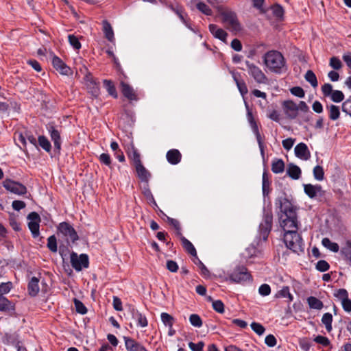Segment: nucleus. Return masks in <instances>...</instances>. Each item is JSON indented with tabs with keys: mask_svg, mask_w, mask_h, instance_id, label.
<instances>
[{
	"mask_svg": "<svg viewBox=\"0 0 351 351\" xmlns=\"http://www.w3.org/2000/svg\"><path fill=\"white\" fill-rule=\"evenodd\" d=\"M3 186L6 190L19 195H25L27 193L25 186L10 179L4 180Z\"/></svg>",
	"mask_w": 351,
	"mask_h": 351,
	"instance_id": "obj_10",
	"label": "nucleus"
},
{
	"mask_svg": "<svg viewBox=\"0 0 351 351\" xmlns=\"http://www.w3.org/2000/svg\"><path fill=\"white\" fill-rule=\"evenodd\" d=\"M322 91L325 97H329L333 93L332 86L329 83H326L322 86Z\"/></svg>",
	"mask_w": 351,
	"mask_h": 351,
	"instance_id": "obj_58",
	"label": "nucleus"
},
{
	"mask_svg": "<svg viewBox=\"0 0 351 351\" xmlns=\"http://www.w3.org/2000/svg\"><path fill=\"white\" fill-rule=\"evenodd\" d=\"M307 302L311 308L320 310L323 308V302L318 298L310 296L307 298Z\"/></svg>",
	"mask_w": 351,
	"mask_h": 351,
	"instance_id": "obj_35",
	"label": "nucleus"
},
{
	"mask_svg": "<svg viewBox=\"0 0 351 351\" xmlns=\"http://www.w3.org/2000/svg\"><path fill=\"white\" fill-rule=\"evenodd\" d=\"M301 169L298 166L292 163L288 165L287 174L293 180H298L301 176Z\"/></svg>",
	"mask_w": 351,
	"mask_h": 351,
	"instance_id": "obj_27",
	"label": "nucleus"
},
{
	"mask_svg": "<svg viewBox=\"0 0 351 351\" xmlns=\"http://www.w3.org/2000/svg\"><path fill=\"white\" fill-rule=\"evenodd\" d=\"M284 242L287 248L295 253L303 252L304 242L297 231H288L284 233Z\"/></svg>",
	"mask_w": 351,
	"mask_h": 351,
	"instance_id": "obj_3",
	"label": "nucleus"
},
{
	"mask_svg": "<svg viewBox=\"0 0 351 351\" xmlns=\"http://www.w3.org/2000/svg\"><path fill=\"white\" fill-rule=\"evenodd\" d=\"M230 279L234 282L242 283L250 281L251 280V275L247 271L246 267L243 266L237 267L230 275Z\"/></svg>",
	"mask_w": 351,
	"mask_h": 351,
	"instance_id": "obj_8",
	"label": "nucleus"
},
{
	"mask_svg": "<svg viewBox=\"0 0 351 351\" xmlns=\"http://www.w3.org/2000/svg\"><path fill=\"white\" fill-rule=\"evenodd\" d=\"M326 108L328 110V117L330 120L336 121L339 118L340 110L339 106L330 104L327 106Z\"/></svg>",
	"mask_w": 351,
	"mask_h": 351,
	"instance_id": "obj_31",
	"label": "nucleus"
},
{
	"mask_svg": "<svg viewBox=\"0 0 351 351\" xmlns=\"http://www.w3.org/2000/svg\"><path fill=\"white\" fill-rule=\"evenodd\" d=\"M263 58L265 65L271 72L281 74L287 71L285 59L278 51H269Z\"/></svg>",
	"mask_w": 351,
	"mask_h": 351,
	"instance_id": "obj_1",
	"label": "nucleus"
},
{
	"mask_svg": "<svg viewBox=\"0 0 351 351\" xmlns=\"http://www.w3.org/2000/svg\"><path fill=\"white\" fill-rule=\"evenodd\" d=\"M329 64L335 70H339L342 67V63L341 60L335 56H333L330 59Z\"/></svg>",
	"mask_w": 351,
	"mask_h": 351,
	"instance_id": "obj_54",
	"label": "nucleus"
},
{
	"mask_svg": "<svg viewBox=\"0 0 351 351\" xmlns=\"http://www.w3.org/2000/svg\"><path fill=\"white\" fill-rule=\"evenodd\" d=\"M291 93L293 95L298 97L300 98H303L305 95L304 90L301 87H299V86L293 87L291 89Z\"/></svg>",
	"mask_w": 351,
	"mask_h": 351,
	"instance_id": "obj_64",
	"label": "nucleus"
},
{
	"mask_svg": "<svg viewBox=\"0 0 351 351\" xmlns=\"http://www.w3.org/2000/svg\"><path fill=\"white\" fill-rule=\"evenodd\" d=\"M279 208L280 215H295L296 214V208L287 198L280 199Z\"/></svg>",
	"mask_w": 351,
	"mask_h": 351,
	"instance_id": "obj_14",
	"label": "nucleus"
},
{
	"mask_svg": "<svg viewBox=\"0 0 351 351\" xmlns=\"http://www.w3.org/2000/svg\"><path fill=\"white\" fill-rule=\"evenodd\" d=\"M180 239L182 241V246L184 248V250L189 254H190L191 255H192L193 256L196 258V256H197V252H196L195 247L192 244V243L191 241H189L188 239H186L182 235L180 236Z\"/></svg>",
	"mask_w": 351,
	"mask_h": 351,
	"instance_id": "obj_28",
	"label": "nucleus"
},
{
	"mask_svg": "<svg viewBox=\"0 0 351 351\" xmlns=\"http://www.w3.org/2000/svg\"><path fill=\"white\" fill-rule=\"evenodd\" d=\"M285 170V162L282 159H275L271 163V171L274 173H282Z\"/></svg>",
	"mask_w": 351,
	"mask_h": 351,
	"instance_id": "obj_34",
	"label": "nucleus"
},
{
	"mask_svg": "<svg viewBox=\"0 0 351 351\" xmlns=\"http://www.w3.org/2000/svg\"><path fill=\"white\" fill-rule=\"evenodd\" d=\"M68 40L69 44L73 47V48L75 50H79L82 45L81 43L77 36L73 34H69L68 36Z\"/></svg>",
	"mask_w": 351,
	"mask_h": 351,
	"instance_id": "obj_43",
	"label": "nucleus"
},
{
	"mask_svg": "<svg viewBox=\"0 0 351 351\" xmlns=\"http://www.w3.org/2000/svg\"><path fill=\"white\" fill-rule=\"evenodd\" d=\"M47 129L50 135L51 141L53 142L55 149L60 152L62 144L60 130H59L52 123H49L47 125Z\"/></svg>",
	"mask_w": 351,
	"mask_h": 351,
	"instance_id": "obj_12",
	"label": "nucleus"
},
{
	"mask_svg": "<svg viewBox=\"0 0 351 351\" xmlns=\"http://www.w3.org/2000/svg\"><path fill=\"white\" fill-rule=\"evenodd\" d=\"M209 31L216 38H218L223 42L226 40L228 34L223 29L219 27L215 24H210L208 26Z\"/></svg>",
	"mask_w": 351,
	"mask_h": 351,
	"instance_id": "obj_22",
	"label": "nucleus"
},
{
	"mask_svg": "<svg viewBox=\"0 0 351 351\" xmlns=\"http://www.w3.org/2000/svg\"><path fill=\"white\" fill-rule=\"evenodd\" d=\"M123 339L127 351H148L141 343L131 337H123Z\"/></svg>",
	"mask_w": 351,
	"mask_h": 351,
	"instance_id": "obj_16",
	"label": "nucleus"
},
{
	"mask_svg": "<svg viewBox=\"0 0 351 351\" xmlns=\"http://www.w3.org/2000/svg\"><path fill=\"white\" fill-rule=\"evenodd\" d=\"M160 317L162 323L166 326H167L168 328H171L173 326L174 318L171 315H169L167 313H162Z\"/></svg>",
	"mask_w": 351,
	"mask_h": 351,
	"instance_id": "obj_40",
	"label": "nucleus"
},
{
	"mask_svg": "<svg viewBox=\"0 0 351 351\" xmlns=\"http://www.w3.org/2000/svg\"><path fill=\"white\" fill-rule=\"evenodd\" d=\"M304 191L310 198H314L317 195H322L323 194L322 188L319 184H304Z\"/></svg>",
	"mask_w": 351,
	"mask_h": 351,
	"instance_id": "obj_21",
	"label": "nucleus"
},
{
	"mask_svg": "<svg viewBox=\"0 0 351 351\" xmlns=\"http://www.w3.org/2000/svg\"><path fill=\"white\" fill-rule=\"evenodd\" d=\"M305 80L311 84L313 88H316L318 85L317 79L315 74L311 71L308 70L304 75Z\"/></svg>",
	"mask_w": 351,
	"mask_h": 351,
	"instance_id": "obj_37",
	"label": "nucleus"
},
{
	"mask_svg": "<svg viewBox=\"0 0 351 351\" xmlns=\"http://www.w3.org/2000/svg\"><path fill=\"white\" fill-rule=\"evenodd\" d=\"M39 145L47 152H49L51 145L49 140L45 136H39L38 138Z\"/></svg>",
	"mask_w": 351,
	"mask_h": 351,
	"instance_id": "obj_39",
	"label": "nucleus"
},
{
	"mask_svg": "<svg viewBox=\"0 0 351 351\" xmlns=\"http://www.w3.org/2000/svg\"><path fill=\"white\" fill-rule=\"evenodd\" d=\"M70 261L71 266L77 271H80L83 268H88L89 265L88 256L86 254L78 256L77 253L72 252Z\"/></svg>",
	"mask_w": 351,
	"mask_h": 351,
	"instance_id": "obj_7",
	"label": "nucleus"
},
{
	"mask_svg": "<svg viewBox=\"0 0 351 351\" xmlns=\"http://www.w3.org/2000/svg\"><path fill=\"white\" fill-rule=\"evenodd\" d=\"M103 31L106 39L110 42H113L114 40V32L111 25L107 21H103Z\"/></svg>",
	"mask_w": 351,
	"mask_h": 351,
	"instance_id": "obj_30",
	"label": "nucleus"
},
{
	"mask_svg": "<svg viewBox=\"0 0 351 351\" xmlns=\"http://www.w3.org/2000/svg\"><path fill=\"white\" fill-rule=\"evenodd\" d=\"M99 160L101 163L109 167L110 168H112L111 167L112 160H111L110 156L108 154L102 153L99 156Z\"/></svg>",
	"mask_w": 351,
	"mask_h": 351,
	"instance_id": "obj_55",
	"label": "nucleus"
},
{
	"mask_svg": "<svg viewBox=\"0 0 351 351\" xmlns=\"http://www.w3.org/2000/svg\"><path fill=\"white\" fill-rule=\"evenodd\" d=\"M295 156L300 159L307 160L311 158V153L307 145L304 143H300L294 149Z\"/></svg>",
	"mask_w": 351,
	"mask_h": 351,
	"instance_id": "obj_18",
	"label": "nucleus"
},
{
	"mask_svg": "<svg viewBox=\"0 0 351 351\" xmlns=\"http://www.w3.org/2000/svg\"><path fill=\"white\" fill-rule=\"evenodd\" d=\"M247 71L255 82L259 84H268L269 80L261 69L254 63L245 61Z\"/></svg>",
	"mask_w": 351,
	"mask_h": 351,
	"instance_id": "obj_4",
	"label": "nucleus"
},
{
	"mask_svg": "<svg viewBox=\"0 0 351 351\" xmlns=\"http://www.w3.org/2000/svg\"><path fill=\"white\" fill-rule=\"evenodd\" d=\"M12 288L11 282H1L0 284V295L8 293Z\"/></svg>",
	"mask_w": 351,
	"mask_h": 351,
	"instance_id": "obj_51",
	"label": "nucleus"
},
{
	"mask_svg": "<svg viewBox=\"0 0 351 351\" xmlns=\"http://www.w3.org/2000/svg\"><path fill=\"white\" fill-rule=\"evenodd\" d=\"M196 8L198 9V10L207 16H211L213 14V12L209 6L203 2H197L196 4Z\"/></svg>",
	"mask_w": 351,
	"mask_h": 351,
	"instance_id": "obj_42",
	"label": "nucleus"
},
{
	"mask_svg": "<svg viewBox=\"0 0 351 351\" xmlns=\"http://www.w3.org/2000/svg\"><path fill=\"white\" fill-rule=\"evenodd\" d=\"M39 279L36 277H32L27 286V290L29 295L32 297H35L38 295L39 292Z\"/></svg>",
	"mask_w": 351,
	"mask_h": 351,
	"instance_id": "obj_26",
	"label": "nucleus"
},
{
	"mask_svg": "<svg viewBox=\"0 0 351 351\" xmlns=\"http://www.w3.org/2000/svg\"><path fill=\"white\" fill-rule=\"evenodd\" d=\"M265 344L269 347H274L277 343V340L273 335H268L265 339Z\"/></svg>",
	"mask_w": 351,
	"mask_h": 351,
	"instance_id": "obj_63",
	"label": "nucleus"
},
{
	"mask_svg": "<svg viewBox=\"0 0 351 351\" xmlns=\"http://www.w3.org/2000/svg\"><path fill=\"white\" fill-rule=\"evenodd\" d=\"M332 315L330 313H326L323 315L322 317V322L325 326L326 330L327 332H330L332 330Z\"/></svg>",
	"mask_w": 351,
	"mask_h": 351,
	"instance_id": "obj_36",
	"label": "nucleus"
},
{
	"mask_svg": "<svg viewBox=\"0 0 351 351\" xmlns=\"http://www.w3.org/2000/svg\"><path fill=\"white\" fill-rule=\"evenodd\" d=\"M331 100L336 103H339L344 99V95L341 90H335L330 96Z\"/></svg>",
	"mask_w": 351,
	"mask_h": 351,
	"instance_id": "obj_47",
	"label": "nucleus"
},
{
	"mask_svg": "<svg viewBox=\"0 0 351 351\" xmlns=\"http://www.w3.org/2000/svg\"><path fill=\"white\" fill-rule=\"evenodd\" d=\"M313 176L317 180H323L324 178V172L323 167L319 165L315 166L313 168Z\"/></svg>",
	"mask_w": 351,
	"mask_h": 351,
	"instance_id": "obj_44",
	"label": "nucleus"
},
{
	"mask_svg": "<svg viewBox=\"0 0 351 351\" xmlns=\"http://www.w3.org/2000/svg\"><path fill=\"white\" fill-rule=\"evenodd\" d=\"M129 158L133 161L134 166L142 163L141 160V156L137 149L134 147L132 148V151L128 153Z\"/></svg>",
	"mask_w": 351,
	"mask_h": 351,
	"instance_id": "obj_38",
	"label": "nucleus"
},
{
	"mask_svg": "<svg viewBox=\"0 0 351 351\" xmlns=\"http://www.w3.org/2000/svg\"><path fill=\"white\" fill-rule=\"evenodd\" d=\"M167 7L179 17L180 21L186 25V27L192 29L189 21L186 19V14L184 12V9L181 5L178 3H170L167 5Z\"/></svg>",
	"mask_w": 351,
	"mask_h": 351,
	"instance_id": "obj_15",
	"label": "nucleus"
},
{
	"mask_svg": "<svg viewBox=\"0 0 351 351\" xmlns=\"http://www.w3.org/2000/svg\"><path fill=\"white\" fill-rule=\"evenodd\" d=\"M103 84L108 94L114 98H117V92L112 81L110 80H104L103 81Z\"/></svg>",
	"mask_w": 351,
	"mask_h": 351,
	"instance_id": "obj_33",
	"label": "nucleus"
},
{
	"mask_svg": "<svg viewBox=\"0 0 351 351\" xmlns=\"http://www.w3.org/2000/svg\"><path fill=\"white\" fill-rule=\"evenodd\" d=\"M14 310V306L3 295H0V311L8 312Z\"/></svg>",
	"mask_w": 351,
	"mask_h": 351,
	"instance_id": "obj_29",
	"label": "nucleus"
},
{
	"mask_svg": "<svg viewBox=\"0 0 351 351\" xmlns=\"http://www.w3.org/2000/svg\"><path fill=\"white\" fill-rule=\"evenodd\" d=\"M234 81L243 97L248 93V89L245 81L240 78V74L231 72Z\"/></svg>",
	"mask_w": 351,
	"mask_h": 351,
	"instance_id": "obj_23",
	"label": "nucleus"
},
{
	"mask_svg": "<svg viewBox=\"0 0 351 351\" xmlns=\"http://www.w3.org/2000/svg\"><path fill=\"white\" fill-rule=\"evenodd\" d=\"M218 11L219 16L221 17V22L227 29L234 34L242 30L241 24L235 12L229 8H219Z\"/></svg>",
	"mask_w": 351,
	"mask_h": 351,
	"instance_id": "obj_2",
	"label": "nucleus"
},
{
	"mask_svg": "<svg viewBox=\"0 0 351 351\" xmlns=\"http://www.w3.org/2000/svg\"><path fill=\"white\" fill-rule=\"evenodd\" d=\"M276 298H287L291 302L293 300V297L289 292V287H283L281 290L277 292L276 294Z\"/></svg>",
	"mask_w": 351,
	"mask_h": 351,
	"instance_id": "obj_41",
	"label": "nucleus"
},
{
	"mask_svg": "<svg viewBox=\"0 0 351 351\" xmlns=\"http://www.w3.org/2000/svg\"><path fill=\"white\" fill-rule=\"evenodd\" d=\"M58 232L65 238L67 243H75L79 239L77 232L74 228L67 222H62L58 226Z\"/></svg>",
	"mask_w": 351,
	"mask_h": 351,
	"instance_id": "obj_6",
	"label": "nucleus"
},
{
	"mask_svg": "<svg viewBox=\"0 0 351 351\" xmlns=\"http://www.w3.org/2000/svg\"><path fill=\"white\" fill-rule=\"evenodd\" d=\"M28 228L32 232V237L36 238L40 234L39 223L40 222V217L36 212H32L27 215Z\"/></svg>",
	"mask_w": 351,
	"mask_h": 351,
	"instance_id": "obj_11",
	"label": "nucleus"
},
{
	"mask_svg": "<svg viewBox=\"0 0 351 351\" xmlns=\"http://www.w3.org/2000/svg\"><path fill=\"white\" fill-rule=\"evenodd\" d=\"M314 341L319 343L322 345L324 347H327L330 345V341L329 339L324 336L322 335H317Z\"/></svg>",
	"mask_w": 351,
	"mask_h": 351,
	"instance_id": "obj_61",
	"label": "nucleus"
},
{
	"mask_svg": "<svg viewBox=\"0 0 351 351\" xmlns=\"http://www.w3.org/2000/svg\"><path fill=\"white\" fill-rule=\"evenodd\" d=\"M342 111L351 117V96L342 104Z\"/></svg>",
	"mask_w": 351,
	"mask_h": 351,
	"instance_id": "obj_56",
	"label": "nucleus"
},
{
	"mask_svg": "<svg viewBox=\"0 0 351 351\" xmlns=\"http://www.w3.org/2000/svg\"><path fill=\"white\" fill-rule=\"evenodd\" d=\"M121 93L125 97L130 101H137L138 97L134 88L128 84L121 82Z\"/></svg>",
	"mask_w": 351,
	"mask_h": 351,
	"instance_id": "obj_20",
	"label": "nucleus"
},
{
	"mask_svg": "<svg viewBox=\"0 0 351 351\" xmlns=\"http://www.w3.org/2000/svg\"><path fill=\"white\" fill-rule=\"evenodd\" d=\"M204 346V343L203 341H199L197 343H189V347L192 351H202Z\"/></svg>",
	"mask_w": 351,
	"mask_h": 351,
	"instance_id": "obj_62",
	"label": "nucleus"
},
{
	"mask_svg": "<svg viewBox=\"0 0 351 351\" xmlns=\"http://www.w3.org/2000/svg\"><path fill=\"white\" fill-rule=\"evenodd\" d=\"M285 113L289 119H295L298 115V105L293 101L288 100L283 103Z\"/></svg>",
	"mask_w": 351,
	"mask_h": 351,
	"instance_id": "obj_17",
	"label": "nucleus"
},
{
	"mask_svg": "<svg viewBox=\"0 0 351 351\" xmlns=\"http://www.w3.org/2000/svg\"><path fill=\"white\" fill-rule=\"evenodd\" d=\"M213 308L219 313H223L224 312V304L221 300L213 301Z\"/></svg>",
	"mask_w": 351,
	"mask_h": 351,
	"instance_id": "obj_59",
	"label": "nucleus"
},
{
	"mask_svg": "<svg viewBox=\"0 0 351 351\" xmlns=\"http://www.w3.org/2000/svg\"><path fill=\"white\" fill-rule=\"evenodd\" d=\"M189 322L194 327L200 328L202 326V320L197 314H191L189 317Z\"/></svg>",
	"mask_w": 351,
	"mask_h": 351,
	"instance_id": "obj_45",
	"label": "nucleus"
},
{
	"mask_svg": "<svg viewBox=\"0 0 351 351\" xmlns=\"http://www.w3.org/2000/svg\"><path fill=\"white\" fill-rule=\"evenodd\" d=\"M322 245L332 252H338L339 246L337 243L332 242L330 239L325 237L322 241Z\"/></svg>",
	"mask_w": 351,
	"mask_h": 351,
	"instance_id": "obj_32",
	"label": "nucleus"
},
{
	"mask_svg": "<svg viewBox=\"0 0 351 351\" xmlns=\"http://www.w3.org/2000/svg\"><path fill=\"white\" fill-rule=\"evenodd\" d=\"M138 178L141 182L148 183L151 177L149 171L143 165L142 163L135 166Z\"/></svg>",
	"mask_w": 351,
	"mask_h": 351,
	"instance_id": "obj_24",
	"label": "nucleus"
},
{
	"mask_svg": "<svg viewBox=\"0 0 351 351\" xmlns=\"http://www.w3.org/2000/svg\"><path fill=\"white\" fill-rule=\"evenodd\" d=\"M273 215L271 211H267L264 213L263 219L259 226L260 234L264 240L267 239L272 227Z\"/></svg>",
	"mask_w": 351,
	"mask_h": 351,
	"instance_id": "obj_9",
	"label": "nucleus"
},
{
	"mask_svg": "<svg viewBox=\"0 0 351 351\" xmlns=\"http://www.w3.org/2000/svg\"><path fill=\"white\" fill-rule=\"evenodd\" d=\"M252 330L255 332L258 335H262L265 331L264 326L257 322H252L250 325Z\"/></svg>",
	"mask_w": 351,
	"mask_h": 351,
	"instance_id": "obj_50",
	"label": "nucleus"
},
{
	"mask_svg": "<svg viewBox=\"0 0 351 351\" xmlns=\"http://www.w3.org/2000/svg\"><path fill=\"white\" fill-rule=\"evenodd\" d=\"M143 194L144 195V196L146 197V199L148 201L154 203V205H156V202H155L154 196H153L150 189H149V186L147 184L145 186H144L143 190Z\"/></svg>",
	"mask_w": 351,
	"mask_h": 351,
	"instance_id": "obj_57",
	"label": "nucleus"
},
{
	"mask_svg": "<svg viewBox=\"0 0 351 351\" xmlns=\"http://www.w3.org/2000/svg\"><path fill=\"white\" fill-rule=\"evenodd\" d=\"M53 66L62 75H69L70 68L58 56H54L52 58Z\"/></svg>",
	"mask_w": 351,
	"mask_h": 351,
	"instance_id": "obj_19",
	"label": "nucleus"
},
{
	"mask_svg": "<svg viewBox=\"0 0 351 351\" xmlns=\"http://www.w3.org/2000/svg\"><path fill=\"white\" fill-rule=\"evenodd\" d=\"M128 311L130 313L132 319H135L136 321V325L139 327H146L148 324L147 319L146 317L143 315L141 313H140L134 306L133 305H129L128 306Z\"/></svg>",
	"mask_w": 351,
	"mask_h": 351,
	"instance_id": "obj_13",
	"label": "nucleus"
},
{
	"mask_svg": "<svg viewBox=\"0 0 351 351\" xmlns=\"http://www.w3.org/2000/svg\"><path fill=\"white\" fill-rule=\"evenodd\" d=\"M167 221L169 223V224H171L172 226H173V228L177 231V232H176L177 235L179 237L181 236L182 233H181V227H180V222L177 219L171 218L169 217H167Z\"/></svg>",
	"mask_w": 351,
	"mask_h": 351,
	"instance_id": "obj_49",
	"label": "nucleus"
},
{
	"mask_svg": "<svg viewBox=\"0 0 351 351\" xmlns=\"http://www.w3.org/2000/svg\"><path fill=\"white\" fill-rule=\"evenodd\" d=\"M166 158L169 163L175 165L180 162L182 154L178 149H172L167 152Z\"/></svg>",
	"mask_w": 351,
	"mask_h": 351,
	"instance_id": "obj_25",
	"label": "nucleus"
},
{
	"mask_svg": "<svg viewBox=\"0 0 351 351\" xmlns=\"http://www.w3.org/2000/svg\"><path fill=\"white\" fill-rule=\"evenodd\" d=\"M47 247L52 252H57V240L55 235H51L47 239Z\"/></svg>",
	"mask_w": 351,
	"mask_h": 351,
	"instance_id": "obj_46",
	"label": "nucleus"
},
{
	"mask_svg": "<svg viewBox=\"0 0 351 351\" xmlns=\"http://www.w3.org/2000/svg\"><path fill=\"white\" fill-rule=\"evenodd\" d=\"M315 267L318 271L324 272L329 269L330 265L327 261L324 260H320L317 263Z\"/></svg>",
	"mask_w": 351,
	"mask_h": 351,
	"instance_id": "obj_53",
	"label": "nucleus"
},
{
	"mask_svg": "<svg viewBox=\"0 0 351 351\" xmlns=\"http://www.w3.org/2000/svg\"><path fill=\"white\" fill-rule=\"evenodd\" d=\"M74 304H75V307L76 311L78 313H80L82 315H84L86 313L87 308L81 301H80L77 299H75Z\"/></svg>",
	"mask_w": 351,
	"mask_h": 351,
	"instance_id": "obj_48",
	"label": "nucleus"
},
{
	"mask_svg": "<svg viewBox=\"0 0 351 351\" xmlns=\"http://www.w3.org/2000/svg\"><path fill=\"white\" fill-rule=\"evenodd\" d=\"M258 293L262 296H267L271 293V288L267 284H263L258 289Z\"/></svg>",
	"mask_w": 351,
	"mask_h": 351,
	"instance_id": "obj_60",
	"label": "nucleus"
},
{
	"mask_svg": "<svg viewBox=\"0 0 351 351\" xmlns=\"http://www.w3.org/2000/svg\"><path fill=\"white\" fill-rule=\"evenodd\" d=\"M334 295L341 302L348 298V292L345 289H339L335 293Z\"/></svg>",
	"mask_w": 351,
	"mask_h": 351,
	"instance_id": "obj_52",
	"label": "nucleus"
},
{
	"mask_svg": "<svg viewBox=\"0 0 351 351\" xmlns=\"http://www.w3.org/2000/svg\"><path fill=\"white\" fill-rule=\"evenodd\" d=\"M279 223L285 232L288 231H297L298 229L299 221L297 215H280Z\"/></svg>",
	"mask_w": 351,
	"mask_h": 351,
	"instance_id": "obj_5",
	"label": "nucleus"
}]
</instances>
